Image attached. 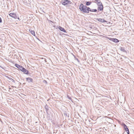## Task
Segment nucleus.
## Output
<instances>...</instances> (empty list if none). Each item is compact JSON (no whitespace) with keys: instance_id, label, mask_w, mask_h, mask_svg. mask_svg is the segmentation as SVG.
<instances>
[{"instance_id":"f257e3e1","label":"nucleus","mask_w":134,"mask_h":134,"mask_svg":"<svg viewBox=\"0 0 134 134\" xmlns=\"http://www.w3.org/2000/svg\"><path fill=\"white\" fill-rule=\"evenodd\" d=\"M79 9L81 11L84 13H88L87 10V7L86 5H84L82 4H81L79 7Z\"/></svg>"},{"instance_id":"f03ea898","label":"nucleus","mask_w":134,"mask_h":134,"mask_svg":"<svg viewBox=\"0 0 134 134\" xmlns=\"http://www.w3.org/2000/svg\"><path fill=\"white\" fill-rule=\"evenodd\" d=\"M61 3L62 4L64 5L71 4V3L70 1L68 0H62L61 2Z\"/></svg>"},{"instance_id":"7ed1b4c3","label":"nucleus","mask_w":134,"mask_h":134,"mask_svg":"<svg viewBox=\"0 0 134 134\" xmlns=\"http://www.w3.org/2000/svg\"><path fill=\"white\" fill-rule=\"evenodd\" d=\"M98 6V10L100 11H102L103 10V6L102 2L99 3L98 4H97Z\"/></svg>"},{"instance_id":"20e7f679","label":"nucleus","mask_w":134,"mask_h":134,"mask_svg":"<svg viewBox=\"0 0 134 134\" xmlns=\"http://www.w3.org/2000/svg\"><path fill=\"white\" fill-rule=\"evenodd\" d=\"M122 125L123 126L124 129L126 131L127 133L128 134H129V130L126 125L124 123Z\"/></svg>"},{"instance_id":"39448f33","label":"nucleus","mask_w":134,"mask_h":134,"mask_svg":"<svg viewBox=\"0 0 134 134\" xmlns=\"http://www.w3.org/2000/svg\"><path fill=\"white\" fill-rule=\"evenodd\" d=\"M10 16L15 19H16L17 17L16 14L14 13H11L9 14Z\"/></svg>"},{"instance_id":"423d86ee","label":"nucleus","mask_w":134,"mask_h":134,"mask_svg":"<svg viewBox=\"0 0 134 134\" xmlns=\"http://www.w3.org/2000/svg\"><path fill=\"white\" fill-rule=\"evenodd\" d=\"M15 65L16 67L20 69L21 71H22L23 68V67L22 66L18 64H15Z\"/></svg>"},{"instance_id":"0eeeda50","label":"nucleus","mask_w":134,"mask_h":134,"mask_svg":"<svg viewBox=\"0 0 134 134\" xmlns=\"http://www.w3.org/2000/svg\"><path fill=\"white\" fill-rule=\"evenodd\" d=\"M21 71L23 72L25 74H28V71L24 68Z\"/></svg>"},{"instance_id":"6e6552de","label":"nucleus","mask_w":134,"mask_h":134,"mask_svg":"<svg viewBox=\"0 0 134 134\" xmlns=\"http://www.w3.org/2000/svg\"><path fill=\"white\" fill-rule=\"evenodd\" d=\"M110 40L115 43H117L119 42V40L115 38H111Z\"/></svg>"},{"instance_id":"1a4fd4ad","label":"nucleus","mask_w":134,"mask_h":134,"mask_svg":"<svg viewBox=\"0 0 134 134\" xmlns=\"http://www.w3.org/2000/svg\"><path fill=\"white\" fill-rule=\"evenodd\" d=\"M97 19L98 21L104 23L106 22L105 20L103 19H102L100 18L99 19Z\"/></svg>"},{"instance_id":"9d476101","label":"nucleus","mask_w":134,"mask_h":134,"mask_svg":"<svg viewBox=\"0 0 134 134\" xmlns=\"http://www.w3.org/2000/svg\"><path fill=\"white\" fill-rule=\"evenodd\" d=\"M120 50L126 53V51L125 50V48L124 47H120L119 48Z\"/></svg>"},{"instance_id":"9b49d317","label":"nucleus","mask_w":134,"mask_h":134,"mask_svg":"<svg viewBox=\"0 0 134 134\" xmlns=\"http://www.w3.org/2000/svg\"><path fill=\"white\" fill-rule=\"evenodd\" d=\"M59 29L61 31H62L64 32H66V30L64 28L60 26H59Z\"/></svg>"},{"instance_id":"f8f14e48","label":"nucleus","mask_w":134,"mask_h":134,"mask_svg":"<svg viewBox=\"0 0 134 134\" xmlns=\"http://www.w3.org/2000/svg\"><path fill=\"white\" fill-rule=\"evenodd\" d=\"M26 79L27 81H28V82H32L33 81V80L32 79L30 78V77H28L26 78Z\"/></svg>"},{"instance_id":"ddd939ff","label":"nucleus","mask_w":134,"mask_h":134,"mask_svg":"<svg viewBox=\"0 0 134 134\" xmlns=\"http://www.w3.org/2000/svg\"><path fill=\"white\" fill-rule=\"evenodd\" d=\"M94 2L96 3L97 4L101 2L100 0H94Z\"/></svg>"},{"instance_id":"4468645a","label":"nucleus","mask_w":134,"mask_h":134,"mask_svg":"<svg viewBox=\"0 0 134 134\" xmlns=\"http://www.w3.org/2000/svg\"><path fill=\"white\" fill-rule=\"evenodd\" d=\"M29 31L31 34H32L34 36L35 35V32L34 31L32 30L31 29H29Z\"/></svg>"},{"instance_id":"2eb2a0df","label":"nucleus","mask_w":134,"mask_h":134,"mask_svg":"<svg viewBox=\"0 0 134 134\" xmlns=\"http://www.w3.org/2000/svg\"><path fill=\"white\" fill-rule=\"evenodd\" d=\"M91 2L90 1L86 2V5H89L91 4Z\"/></svg>"},{"instance_id":"dca6fc26","label":"nucleus","mask_w":134,"mask_h":134,"mask_svg":"<svg viewBox=\"0 0 134 134\" xmlns=\"http://www.w3.org/2000/svg\"><path fill=\"white\" fill-rule=\"evenodd\" d=\"M87 10L88 13H89V11L91 12L92 9H91L89 7H87Z\"/></svg>"},{"instance_id":"f3484780","label":"nucleus","mask_w":134,"mask_h":134,"mask_svg":"<svg viewBox=\"0 0 134 134\" xmlns=\"http://www.w3.org/2000/svg\"><path fill=\"white\" fill-rule=\"evenodd\" d=\"M97 11V10L96 9H92V10L91 12H96Z\"/></svg>"},{"instance_id":"a211bd4d","label":"nucleus","mask_w":134,"mask_h":134,"mask_svg":"<svg viewBox=\"0 0 134 134\" xmlns=\"http://www.w3.org/2000/svg\"><path fill=\"white\" fill-rule=\"evenodd\" d=\"M45 108L47 111L48 109V107L47 105L45 106Z\"/></svg>"},{"instance_id":"6ab92c4d","label":"nucleus","mask_w":134,"mask_h":134,"mask_svg":"<svg viewBox=\"0 0 134 134\" xmlns=\"http://www.w3.org/2000/svg\"><path fill=\"white\" fill-rule=\"evenodd\" d=\"M2 22V20L1 18L0 17V23H1Z\"/></svg>"},{"instance_id":"aec40b11","label":"nucleus","mask_w":134,"mask_h":134,"mask_svg":"<svg viewBox=\"0 0 134 134\" xmlns=\"http://www.w3.org/2000/svg\"><path fill=\"white\" fill-rule=\"evenodd\" d=\"M68 98H69V99H71V98L70 97H69L68 96Z\"/></svg>"},{"instance_id":"412c9836","label":"nucleus","mask_w":134,"mask_h":134,"mask_svg":"<svg viewBox=\"0 0 134 134\" xmlns=\"http://www.w3.org/2000/svg\"><path fill=\"white\" fill-rule=\"evenodd\" d=\"M12 80H13L12 81H13V82H14V80H13V79H12Z\"/></svg>"},{"instance_id":"4be33fe9","label":"nucleus","mask_w":134,"mask_h":134,"mask_svg":"<svg viewBox=\"0 0 134 134\" xmlns=\"http://www.w3.org/2000/svg\"><path fill=\"white\" fill-rule=\"evenodd\" d=\"M18 19L20 20L19 18H18Z\"/></svg>"},{"instance_id":"5701e85b","label":"nucleus","mask_w":134,"mask_h":134,"mask_svg":"<svg viewBox=\"0 0 134 134\" xmlns=\"http://www.w3.org/2000/svg\"><path fill=\"white\" fill-rule=\"evenodd\" d=\"M9 88V90H10V89H11V88Z\"/></svg>"}]
</instances>
